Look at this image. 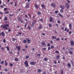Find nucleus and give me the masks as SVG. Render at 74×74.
<instances>
[{"instance_id": "nucleus-1", "label": "nucleus", "mask_w": 74, "mask_h": 74, "mask_svg": "<svg viewBox=\"0 0 74 74\" xmlns=\"http://www.w3.org/2000/svg\"><path fill=\"white\" fill-rule=\"evenodd\" d=\"M7 27H9V24H6L5 25H1V28H2V27H3L4 29L7 30H8V28H7Z\"/></svg>"}, {"instance_id": "nucleus-2", "label": "nucleus", "mask_w": 74, "mask_h": 74, "mask_svg": "<svg viewBox=\"0 0 74 74\" xmlns=\"http://www.w3.org/2000/svg\"><path fill=\"white\" fill-rule=\"evenodd\" d=\"M65 5L67 9H69V8H70V5H69V4L68 3H65Z\"/></svg>"}, {"instance_id": "nucleus-3", "label": "nucleus", "mask_w": 74, "mask_h": 74, "mask_svg": "<svg viewBox=\"0 0 74 74\" xmlns=\"http://www.w3.org/2000/svg\"><path fill=\"white\" fill-rule=\"evenodd\" d=\"M70 44L71 46H73L74 45V41L73 40H71L70 41Z\"/></svg>"}, {"instance_id": "nucleus-4", "label": "nucleus", "mask_w": 74, "mask_h": 74, "mask_svg": "<svg viewBox=\"0 0 74 74\" xmlns=\"http://www.w3.org/2000/svg\"><path fill=\"white\" fill-rule=\"evenodd\" d=\"M36 63L34 62H31L30 64L32 65H34L36 64Z\"/></svg>"}, {"instance_id": "nucleus-5", "label": "nucleus", "mask_w": 74, "mask_h": 74, "mask_svg": "<svg viewBox=\"0 0 74 74\" xmlns=\"http://www.w3.org/2000/svg\"><path fill=\"white\" fill-rule=\"evenodd\" d=\"M24 64L25 65H26V67H28V66H29V63H27V61H26L25 63H24Z\"/></svg>"}, {"instance_id": "nucleus-6", "label": "nucleus", "mask_w": 74, "mask_h": 74, "mask_svg": "<svg viewBox=\"0 0 74 74\" xmlns=\"http://www.w3.org/2000/svg\"><path fill=\"white\" fill-rule=\"evenodd\" d=\"M51 5L52 7H53V8H55L56 7V4L55 3H53L51 4Z\"/></svg>"}, {"instance_id": "nucleus-7", "label": "nucleus", "mask_w": 74, "mask_h": 74, "mask_svg": "<svg viewBox=\"0 0 74 74\" xmlns=\"http://www.w3.org/2000/svg\"><path fill=\"white\" fill-rule=\"evenodd\" d=\"M16 48L17 49L18 51H19L21 49V46H16Z\"/></svg>"}, {"instance_id": "nucleus-8", "label": "nucleus", "mask_w": 74, "mask_h": 74, "mask_svg": "<svg viewBox=\"0 0 74 74\" xmlns=\"http://www.w3.org/2000/svg\"><path fill=\"white\" fill-rule=\"evenodd\" d=\"M18 21H20V22H21V23H24V21H22L21 19V18H20V17H19V18H18Z\"/></svg>"}, {"instance_id": "nucleus-9", "label": "nucleus", "mask_w": 74, "mask_h": 74, "mask_svg": "<svg viewBox=\"0 0 74 74\" xmlns=\"http://www.w3.org/2000/svg\"><path fill=\"white\" fill-rule=\"evenodd\" d=\"M52 21H53V18H52V17H50V19L49 20V22H51Z\"/></svg>"}, {"instance_id": "nucleus-10", "label": "nucleus", "mask_w": 74, "mask_h": 74, "mask_svg": "<svg viewBox=\"0 0 74 74\" xmlns=\"http://www.w3.org/2000/svg\"><path fill=\"white\" fill-rule=\"evenodd\" d=\"M8 20V18L7 17V16H5L4 19H3V20L4 21H7Z\"/></svg>"}, {"instance_id": "nucleus-11", "label": "nucleus", "mask_w": 74, "mask_h": 74, "mask_svg": "<svg viewBox=\"0 0 74 74\" xmlns=\"http://www.w3.org/2000/svg\"><path fill=\"white\" fill-rule=\"evenodd\" d=\"M34 5L35 7L36 8V10H38V5L36 4H35Z\"/></svg>"}, {"instance_id": "nucleus-12", "label": "nucleus", "mask_w": 74, "mask_h": 74, "mask_svg": "<svg viewBox=\"0 0 74 74\" xmlns=\"http://www.w3.org/2000/svg\"><path fill=\"white\" fill-rule=\"evenodd\" d=\"M42 45L43 46H45L46 45L45 43L44 42H42Z\"/></svg>"}, {"instance_id": "nucleus-13", "label": "nucleus", "mask_w": 74, "mask_h": 74, "mask_svg": "<svg viewBox=\"0 0 74 74\" xmlns=\"http://www.w3.org/2000/svg\"><path fill=\"white\" fill-rule=\"evenodd\" d=\"M42 71L41 69H39L37 70V71L38 73H41V72Z\"/></svg>"}, {"instance_id": "nucleus-14", "label": "nucleus", "mask_w": 74, "mask_h": 74, "mask_svg": "<svg viewBox=\"0 0 74 74\" xmlns=\"http://www.w3.org/2000/svg\"><path fill=\"white\" fill-rule=\"evenodd\" d=\"M56 36H52L51 37V38H52V39H53L54 40H55V39H56Z\"/></svg>"}, {"instance_id": "nucleus-15", "label": "nucleus", "mask_w": 74, "mask_h": 74, "mask_svg": "<svg viewBox=\"0 0 74 74\" xmlns=\"http://www.w3.org/2000/svg\"><path fill=\"white\" fill-rule=\"evenodd\" d=\"M1 35L2 36H5V34H4V32H2L1 33Z\"/></svg>"}, {"instance_id": "nucleus-16", "label": "nucleus", "mask_w": 74, "mask_h": 74, "mask_svg": "<svg viewBox=\"0 0 74 74\" xmlns=\"http://www.w3.org/2000/svg\"><path fill=\"white\" fill-rule=\"evenodd\" d=\"M58 15H59L60 16H61V18H63V15H62L61 14L58 13Z\"/></svg>"}, {"instance_id": "nucleus-17", "label": "nucleus", "mask_w": 74, "mask_h": 74, "mask_svg": "<svg viewBox=\"0 0 74 74\" xmlns=\"http://www.w3.org/2000/svg\"><path fill=\"white\" fill-rule=\"evenodd\" d=\"M42 27V25H40L39 27H38L39 30H40V29H41V28Z\"/></svg>"}, {"instance_id": "nucleus-18", "label": "nucleus", "mask_w": 74, "mask_h": 74, "mask_svg": "<svg viewBox=\"0 0 74 74\" xmlns=\"http://www.w3.org/2000/svg\"><path fill=\"white\" fill-rule=\"evenodd\" d=\"M71 26H72V24H70L69 25V29H71Z\"/></svg>"}, {"instance_id": "nucleus-19", "label": "nucleus", "mask_w": 74, "mask_h": 74, "mask_svg": "<svg viewBox=\"0 0 74 74\" xmlns=\"http://www.w3.org/2000/svg\"><path fill=\"white\" fill-rule=\"evenodd\" d=\"M23 43H25V44H26V43L27 42V40H23Z\"/></svg>"}, {"instance_id": "nucleus-20", "label": "nucleus", "mask_w": 74, "mask_h": 74, "mask_svg": "<svg viewBox=\"0 0 74 74\" xmlns=\"http://www.w3.org/2000/svg\"><path fill=\"white\" fill-rule=\"evenodd\" d=\"M29 4H27L25 7V8H29Z\"/></svg>"}, {"instance_id": "nucleus-21", "label": "nucleus", "mask_w": 74, "mask_h": 74, "mask_svg": "<svg viewBox=\"0 0 74 74\" xmlns=\"http://www.w3.org/2000/svg\"><path fill=\"white\" fill-rule=\"evenodd\" d=\"M15 15V14H9V16H14Z\"/></svg>"}, {"instance_id": "nucleus-22", "label": "nucleus", "mask_w": 74, "mask_h": 74, "mask_svg": "<svg viewBox=\"0 0 74 74\" xmlns=\"http://www.w3.org/2000/svg\"><path fill=\"white\" fill-rule=\"evenodd\" d=\"M41 14V13L40 11L38 12H37L38 15H40Z\"/></svg>"}, {"instance_id": "nucleus-23", "label": "nucleus", "mask_w": 74, "mask_h": 74, "mask_svg": "<svg viewBox=\"0 0 74 74\" xmlns=\"http://www.w3.org/2000/svg\"><path fill=\"white\" fill-rule=\"evenodd\" d=\"M26 39L27 40L28 43V44H29V43H30V40H29V39L27 38Z\"/></svg>"}, {"instance_id": "nucleus-24", "label": "nucleus", "mask_w": 74, "mask_h": 74, "mask_svg": "<svg viewBox=\"0 0 74 74\" xmlns=\"http://www.w3.org/2000/svg\"><path fill=\"white\" fill-rule=\"evenodd\" d=\"M5 66H8V63L7 62V61L6 60L5 61Z\"/></svg>"}, {"instance_id": "nucleus-25", "label": "nucleus", "mask_w": 74, "mask_h": 74, "mask_svg": "<svg viewBox=\"0 0 74 74\" xmlns=\"http://www.w3.org/2000/svg\"><path fill=\"white\" fill-rule=\"evenodd\" d=\"M60 58V56L59 55H57L56 57V59H59Z\"/></svg>"}, {"instance_id": "nucleus-26", "label": "nucleus", "mask_w": 74, "mask_h": 74, "mask_svg": "<svg viewBox=\"0 0 74 74\" xmlns=\"http://www.w3.org/2000/svg\"><path fill=\"white\" fill-rule=\"evenodd\" d=\"M69 53L70 54V55H72V54L73 53L72 52V51H69Z\"/></svg>"}, {"instance_id": "nucleus-27", "label": "nucleus", "mask_w": 74, "mask_h": 74, "mask_svg": "<svg viewBox=\"0 0 74 74\" xmlns=\"http://www.w3.org/2000/svg\"><path fill=\"white\" fill-rule=\"evenodd\" d=\"M67 66L68 67H71V64L70 63H68L67 64Z\"/></svg>"}, {"instance_id": "nucleus-28", "label": "nucleus", "mask_w": 74, "mask_h": 74, "mask_svg": "<svg viewBox=\"0 0 74 74\" xmlns=\"http://www.w3.org/2000/svg\"><path fill=\"white\" fill-rule=\"evenodd\" d=\"M41 7H42V8H43L45 7V5H44V4H42L41 5Z\"/></svg>"}, {"instance_id": "nucleus-29", "label": "nucleus", "mask_w": 74, "mask_h": 74, "mask_svg": "<svg viewBox=\"0 0 74 74\" xmlns=\"http://www.w3.org/2000/svg\"><path fill=\"white\" fill-rule=\"evenodd\" d=\"M3 42H4V43H5V42H6V40H5V39H3Z\"/></svg>"}, {"instance_id": "nucleus-30", "label": "nucleus", "mask_w": 74, "mask_h": 74, "mask_svg": "<svg viewBox=\"0 0 74 74\" xmlns=\"http://www.w3.org/2000/svg\"><path fill=\"white\" fill-rule=\"evenodd\" d=\"M15 40H16L15 39V38H12V41H14V42H15Z\"/></svg>"}, {"instance_id": "nucleus-31", "label": "nucleus", "mask_w": 74, "mask_h": 74, "mask_svg": "<svg viewBox=\"0 0 74 74\" xmlns=\"http://www.w3.org/2000/svg\"><path fill=\"white\" fill-rule=\"evenodd\" d=\"M4 63V61H1V64H3Z\"/></svg>"}, {"instance_id": "nucleus-32", "label": "nucleus", "mask_w": 74, "mask_h": 74, "mask_svg": "<svg viewBox=\"0 0 74 74\" xmlns=\"http://www.w3.org/2000/svg\"><path fill=\"white\" fill-rule=\"evenodd\" d=\"M60 8H61V9H64V8H63V7L61 5H60Z\"/></svg>"}, {"instance_id": "nucleus-33", "label": "nucleus", "mask_w": 74, "mask_h": 74, "mask_svg": "<svg viewBox=\"0 0 74 74\" xmlns=\"http://www.w3.org/2000/svg\"><path fill=\"white\" fill-rule=\"evenodd\" d=\"M34 23L33 22L32 23V24L31 25V26L33 27L34 26Z\"/></svg>"}, {"instance_id": "nucleus-34", "label": "nucleus", "mask_w": 74, "mask_h": 74, "mask_svg": "<svg viewBox=\"0 0 74 74\" xmlns=\"http://www.w3.org/2000/svg\"><path fill=\"white\" fill-rule=\"evenodd\" d=\"M44 60L45 61H47V60H48V58H45Z\"/></svg>"}, {"instance_id": "nucleus-35", "label": "nucleus", "mask_w": 74, "mask_h": 74, "mask_svg": "<svg viewBox=\"0 0 74 74\" xmlns=\"http://www.w3.org/2000/svg\"><path fill=\"white\" fill-rule=\"evenodd\" d=\"M54 46L51 45V49H53V48H54Z\"/></svg>"}, {"instance_id": "nucleus-36", "label": "nucleus", "mask_w": 74, "mask_h": 74, "mask_svg": "<svg viewBox=\"0 0 74 74\" xmlns=\"http://www.w3.org/2000/svg\"><path fill=\"white\" fill-rule=\"evenodd\" d=\"M60 40V38H57L56 39V41H59Z\"/></svg>"}, {"instance_id": "nucleus-37", "label": "nucleus", "mask_w": 74, "mask_h": 74, "mask_svg": "<svg viewBox=\"0 0 74 74\" xmlns=\"http://www.w3.org/2000/svg\"><path fill=\"white\" fill-rule=\"evenodd\" d=\"M29 57V56H27L25 57V59H28Z\"/></svg>"}, {"instance_id": "nucleus-38", "label": "nucleus", "mask_w": 74, "mask_h": 74, "mask_svg": "<svg viewBox=\"0 0 74 74\" xmlns=\"http://www.w3.org/2000/svg\"><path fill=\"white\" fill-rule=\"evenodd\" d=\"M16 61H18V59L17 58H16L14 59Z\"/></svg>"}, {"instance_id": "nucleus-39", "label": "nucleus", "mask_w": 74, "mask_h": 74, "mask_svg": "<svg viewBox=\"0 0 74 74\" xmlns=\"http://www.w3.org/2000/svg\"><path fill=\"white\" fill-rule=\"evenodd\" d=\"M55 52L57 53H59V52L57 51H55Z\"/></svg>"}, {"instance_id": "nucleus-40", "label": "nucleus", "mask_w": 74, "mask_h": 74, "mask_svg": "<svg viewBox=\"0 0 74 74\" xmlns=\"http://www.w3.org/2000/svg\"><path fill=\"white\" fill-rule=\"evenodd\" d=\"M5 14H9V11L6 12H5Z\"/></svg>"}, {"instance_id": "nucleus-41", "label": "nucleus", "mask_w": 74, "mask_h": 74, "mask_svg": "<svg viewBox=\"0 0 74 74\" xmlns=\"http://www.w3.org/2000/svg\"><path fill=\"white\" fill-rule=\"evenodd\" d=\"M60 12H62H62H63V9H61L60 10Z\"/></svg>"}, {"instance_id": "nucleus-42", "label": "nucleus", "mask_w": 74, "mask_h": 74, "mask_svg": "<svg viewBox=\"0 0 74 74\" xmlns=\"http://www.w3.org/2000/svg\"><path fill=\"white\" fill-rule=\"evenodd\" d=\"M4 71H8V70L7 69H4Z\"/></svg>"}, {"instance_id": "nucleus-43", "label": "nucleus", "mask_w": 74, "mask_h": 74, "mask_svg": "<svg viewBox=\"0 0 74 74\" xmlns=\"http://www.w3.org/2000/svg\"><path fill=\"white\" fill-rule=\"evenodd\" d=\"M14 6V7H17V3H15Z\"/></svg>"}, {"instance_id": "nucleus-44", "label": "nucleus", "mask_w": 74, "mask_h": 74, "mask_svg": "<svg viewBox=\"0 0 74 74\" xmlns=\"http://www.w3.org/2000/svg\"><path fill=\"white\" fill-rule=\"evenodd\" d=\"M7 49L8 51H10V48H9V47L7 46Z\"/></svg>"}, {"instance_id": "nucleus-45", "label": "nucleus", "mask_w": 74, "mask_h": 74, "mask_svg": "<svg viewBox=\"0 0 74 74\" xmlns=\"http://www.w3.org/2000/svg\"><path fill=\"white\" fill-rule=\"evenodd\" d=\"M10 67H11V66H13V64L12 63H10Z\"/></svg>"}, {"instance_id": "nucleus-46", "label": "nucleus", "mask_w": 74, "mask_h": 74, "mask_svg": "<svg viewBox=\"0 0 74 74\" xmlns=\"http://www.w3.org/2000/svg\"><path fill=\"white\" fill-rule=\"evenodd\" d=\"M55 12L56 14H58V11L57 10H55Z\"/></svg>"}, {"instance_id": "nucleus-47", "label": "nucleus", "mask_w": 74, "mask_h": 74, "mask_svg": "<svg viewBox=\"0 0 74 74\" xmlns=\"http://www.w3.org/2000/svg\"><path fill=\"white\" fill-rule=\"evenodd\" d=\"M1 49L2 51H3L4 49V48L3 47H2L1 48Z\"/></svg>"}, {"instance_id": "nucleus-48", "label": "nucleus", "mask_w": 74, "mask_h": 74, "mask_svg": "<svg viewBox=\"0 0 74 74\" xmlns=\"http://www.w3.org/2000/svg\"><path fill=\"white\" fill-rule=\"evenodd\" d=\"M28 28L29 29V30H30V29H31V27H30V26H28Z\"/></svg>"}, {"instance_id": "nucleus-49", "label": "nucleus", "mask_w": 74, "mask_h": 74, "mask_svg": "<svg viewBox=\"0 0 74 74\" xmlns=\"http://www.w3.org/2000/svg\"><path fill=\"white\" fill-rule=\"evenodd\" d=\"M70 49H71V50H73L74 49V48H73L72 47H71L70 48Z\"/></svg>"}, {"instance_id": "nucleus-50", "label": "nucleus", "mask_w": 74, "mask_h": 74, "mask_svg": "<svg viewBox=\"0 0 74 74\" xmlns=\"http://www.w3.org/2000/svg\"><path fill=\"white\" fill-rule=\"evenodd\" d=\"M49 27H52V25H51V24H49Z\"/></svg>"}, {"instance_id": "nucleus-51", "label": "nucleus", "mask_w": 74, "mask_h": 74, "mask_svg": "<svg viewBox=\"0 0 74 74\" xmlns=\"http://www.w3.org/2000/svg\"><path fill=\"white\" fill-rule=\"evenodd\" d=\"M4 11H7V8H5L4 9Z\"/></svg>"}, {"instance_id": "nucleus-52", "label": "nucleus", "mask_w": 74, "mask_h": 74, "mask_svg": "<svg viewBox=\"0 0 74 74\" xmlns=\"http://www.w3.org/2000/svg\"><path fill=\"white\" fill-rule=\"evenodd\" d=\"M67 28H65L64 29V30L65 32H66V31H67Z\"/></svg>"}, {"instance_id": "nucleus-53", "label": "nucleus", "mask_w": 74, "mask_h": 74, "mask_svg": "<svg viewBox=\"0 0 74 74\" xmlns=\"http://www.w3.org/2000/svg\"><path fill=\"white\" fill-rule=\"evenodd\" d=\"M67 1L68 2V3H70V1L69 0H67Z\"/></svg>"}, {"instance_id": "nucleus-54", "label": "nucleus", "mask_w": 74, "mask_h": 74, "mask_svg": "<svg viewBox=\"0 0 74 74\" xmlns=\"http://www.w3.org/2000/svg\"><path fill=\"white\" fill-rule=\"evenodd\" d=\"M22 32H18V34H19V35H21L22 34Z\"/></svg>"}, {"instance_id": "nucleus-55", "label": "nucleus", "mask_w": 74, "mask_h": 74, "mask_svg": "<svg viewBox=\"0 0 74 74\" xmlns=\"http://www.w3.org/2000/svg\"><path fill=\"white\" fill-rule=\"evenodd\" d=\"M47 47H49V46H50V44L48 43L47 45Z\"/></svg>"}, {"instance_id": "nucleus-56", "label": "nucleus", "mask_w": 74, "mask_h": 74, "mask_svg": "<svg viewBox=\"0 0 74 74\" xmlns=\"http://www.w3.org/2000/svg\"><path fill=\"white\" fill-rule=\"evenodd\" d=\"M11 31V30L10 29H8V31L9 32H10Z\"/></svg>"}, {"instance_id": "nucleus-57", "label": "nucleus", "mask_w": 74, "mask_h": 74, "mask_svg": "<svg viewBox=\"0 0 74 74\" xmlns=\"http://www.w3.org/2000/svg\"><path fill=\"white\" fill-rule=\"evenodd\" d=\"M42 49H43V50H46V49H47V48H43Z\"/></svg>"}, {"instance_id": "nucleus-58", "label": "nucleus", "mask_w": 74, "mask_h": 74, "mask_svg": "<svg viewBox=\"0 0 74 74\" xmlns=\"http://www.w3.org/2000/svg\"><path fill=\"white\" fill-rule=\"evenodd\" d=\"M23 51H26V49H22Z\"/></svg>"}, {"instance_id": "nucleus-59", "label": "nucleus", "mask_w": 74, "mask_h": 74, "mask_svg": "<svg viewBox=\"0 0 74 74\" xmlns=\"http://www.w3.org/2000/svg\"><path fill=\"white\" fill-rule=\"evenodd\" d=\"M10 4V5H12V4H13V2H11Z\"/></svg>"}, {"instance_id": "nucleus-60", "label": "nucleus", "mask_w": 74, "mask_h": 74, "mask_svg": "<svg viewBox=\"0 0 74 74\" xmlns=\"http://www.w3.org/2000/svg\"><path fill=\"white\" fill-rule=\"evenodd\" d=\"M28 16H29L30 18H31V14H29L28 15Z\"/></svg>"}, {"instance_id": "nucleus-61", "label": "nucleus", "mask_w": 74, "mask_h": 74, "mask_svg": "<svg viewBox=\"0 0 74 74\" xmlns=\"http://www.w3.org/2000/svg\"><path fill=\"white\" fill-rule=\"evenodd\" d=\"M40 21H41V22H43V19H40Z\"/></svg>"}, {"instance_id": "nucleus-62", "label": "nucleus", "mask_w": 74, "mask_h": 74, "mask_svg": "<svg viewBox=\"0 0 74 74\" xmlns=\"http://www.w3.org/2000/svg\"><path fill=\"white\" fill-rule=\"evenodd\" d=\"M53 62L55 63V64H56V61H54Z\"/></svg>"}, {"instance_id": "nucleus-63", "label": "nucleus", "mask_w": 74, "mask_h": 74, "mask_svg": "<svg viewBox=\"0 0 74 74\" xmlns=\"http://www.w3.org/2000/svg\"><path fill=\"white\" fill-rule=\"evenodd\" d=\"M43 74H46V72H44L43 73Z\"/></svg>"}, {"instance_id": "nucleus-64", "label": "nucleus", "mask_w": 74, "mask_h": 74, "mask_svg": "<svg viewBox=\"0 0 74 74\" xmlns=\"http://www.w3.org/2000/svg\"><path fill=\"white\" fill-rule=\"evenodd\" d=\"M37 56H40V54H37Z\"/></svg>"}]
</instances>
